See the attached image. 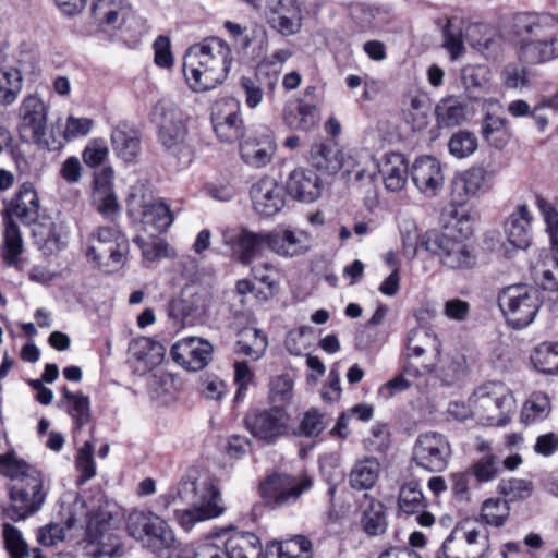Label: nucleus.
<instances>
[{
	"mask_svg": "<svg viewBox=\"0 0 558 558\" xmlns=\"http://www.w3.org/2000/svg\"><path fill=\"white\" fill-rule=\"evenodd\" d=\"M35 243L45 255H51L65 247L69 230L63 222L46 220L33 227Z\"/></svg>",
	"mask_w": 558,
	"mask_h": 558,
	"instance_id": "obj_29",
	"label": "nucleus"
},
{
	"mask_svg": "<svg viewBox=\"0 0 558 558\" xmlns=\"http://www.w3.org/2000/svg\"><path fill=\"white\" fill-rule=\"evenodd\" d=\"M62 399L60 405L65 408L66 413L73 421V430L76 433L89 423L92 418L90 401L83 392H72L68 387L61 389Z\"/></svg>",
	"mask_w": 558,
	"mask_h": 558,
	"instance_id": "obj_35",
	"label": "nucleus"
},
{
	"mask_svg": "<svg viewBox=\"0 0 558 558\" xmlns=\"http://www.w3.org/2000/svg\"><path fill=\"white\" fill-rule=\"evenodd\" d=\"M39 208L38 194L34 185L26 182L20 186L14 201L5 209L7 216L4 218H17L24 225H34L38 220Z\"/></svg>",
	"mask_w": 558,
	"mask_h": 558,
	"instance_id": "obj_26",
	"label": "nucleus"
},
{
	"mask_svg": "<svg viewBox=\"0 0 558 558\" xmlns=\"http://www.w3.org/2000/svg\"><path fill=\"white\" fill-rule=\"evenodd\" d=\"M153 121L158 125V141L167 150H179L184 145L187 131L182 111L174 102L159 100L154 107Z\"/></svg>",
	"mask_w": 558,
	"mask_h": 558,
	"instance_id": "obj_13",
	"label": "nucleus"
},
{
	"mask_svg": "<svg viewBox=\"0 0 558 558\" xmlns=\"http://www.w3.org/2000/svg\"><path fill=\"white\" fill-rule=\"evenodd\" d=\"M269 399L272 403H288L293 396V381L289 375H280L269 384Z\"/></svg>",
	"mask_w": 558,
	"mask_h": 558,
	"instance_id": "obj_63",
	"label": "nucleus"
},
{
	"mask_svg": "<svg viewBox=\"0 0 558 558\" xmlns=\"http://www.w3.org/2000/svg\"><path fill=\"white\" fill-rule=\"evenodd\" d=\"M286 191L275 179H260L250 191L255 211L267 217L279 213L284 205Z\"/></svg>",
	"mask_w": 558,
	"mask_h": 558,
	"instance_id": "obj_21",
	"label": "nucleus"
},
{
	"mask_svg": "<svg viewBox=\"0 0 558 558\" xmlns=\"http://www.w3.org/2000/svg\"><path fill=\"white\" fill-rule=\"evenodd\" d=\"M468 105L459 97L448 96L442 98L435 108L437 121L444 126H457L468 120Z\"/></svg>",
	"mask_w": 558,
	"mask_h": 558,
	"instance_id": "obj_39",
	"label": "nucleus"
},
{
	"mask_svg": "<svg viewBox=\"0 0 558 558\" xmlns=\"http://www.w3.org/2000/svg\"><path fill=\"white\" fill-rule=\"evenodd\" d=\"M485 182V171L482 168H471L457 173L451 181L452 203L462 206L470 198L477 196Z\"/></svg>",
	"mask_w": 558,
	"mask_h": 558,
	"instance_id": "obj_31",
	"label": "nucleus"
},
{
	"mask_svg": "<svg viewBox=\"0 0 558 558\" xmlns=\"http://www.w3.org/2000/svg\"><path fill=\"white\" fill-rule=\"evenodd\" d=\"M276 151V144L271 135L266 134L260 138H247L240 145L242 160L254 168H263L268 165Z\"/></svg>",
	"mask_w": 558,
	"mask_h": 558,
	"instance_id": "obj_32",
	"label": "nucleus"
},
{
	"mask_svg": "<svg viewBox=\"0 0 558 558\" xmlns=\"http://www.w3.org/2000/svg\"><path fill=\"white\" fill-rule=\"evenodd\" d=\"M129 354V361L136 365V372L144 374L161 364L166 348L150 338L141 337L130 343Z\"/></svg>",
	"mask_w": 558,
	"mask_h": 558,
	"instance_id": "obj_23",
	"label": "nucleus"
},
{
	"mask_svg": "<svg viewBox=\"0 0 558 558\" xmlns=\"http://www.w3.org/2000/svg\"><path fill=\"white\" fill-rule=\"evenodd\" d=\"M222 241L232 247L244 265L251 264L265 248H270V233L252 232L247 229H241L238 232L225 231Z\"/></svg>",
	"mask_w": 558,
	"mask_h": 558,
	"instance_id": "obj_18",
	"label": "nucleus"
},
{
	"mask_svg": "<svg viewBox=\"0 0 558 558\" xmlns=\"http://www.w3.org/2000/svg\"><path fill=\"white\" fill-rule=\"evenodd\" d=\"M398 505L400 510L405 514L420 513L422 510L426 509L427 500L418 483L411 481L401 486Z\"/></svg>",
	"mask_w": 558,
	"mask_h": 558,
	"instance_id": "obj_44",
	"label": "nucleus"
},
{
	"mask_svg": "<svg viewBox=\"0 0 558 558\" xmlns=\"http://www.w3.org/2000/svg\"><path fill=\"white\" fill-rule=\"evenodd\" d=\"M519 38V59L527 64H542L558 58V31L551 15L520 13L513 19Z\"/></svg>",
	"mask_w": 558,
	"mask_h": 558,
	"instance_id": "obj_3",
	"label": "nucleus"
},
{
	"mask_svg": "<svg viewBox=\"0 0 558 558\" xmlns=\"http://www.w3.org/2000/svg\"><path fill=\"white\" fill-rule=\"evenodd\" d=\"M365 505L362 507L361 525L363 531L369 536L381 535L387 529V518L385 506L381 501L369 498L364 495Z\"/></svg>",
	"mask_w": 558,
	"mask_h": 558,
	"instance_id": "obj_38",
	"label": "nucleus"
},
{
	"mask_svg": "<svg viewBox=\"0 0 558 558\" xmlns=\"http://www.w3.org/2000/svg\"><path fill=\"white\" fill-rule=\"evenodd\" d=\"M539 281L544 290H558V250L546 253V258L537 269Z\"/></svg>",
	"mask_w": 558,
	"mask_h": 558,
	"instance_id": "obj_56",
	"label": "nucleus"
},
{
	"mask_svg": "<svg viewBox=\"0 0 558 558\" xmlns=\"http://www.w3.org/2000/svg\"><path fill=\"white\" fill-rule=\"evenodd\" d=\"M310 486L308 480L299 482L287 474H274L262 485V495L267 504L280 507L294 502Z\"/></svg>",
	"mask_w": 558,
	"mask_h": 558,
	"instance_id": "obj_16",
	"label": "nucleus"
},
{
	"mask_svg": "<svg viewBox=\"0 0 558 558\" xmlns=\"http://www.w3.org/2000/svg\"><path fill=\"white\" fill-rule=\"evenodd\" d=\"M423 338L426 340L427 344H432L435 352L439 354L440 349L437 337L424 328H415L409 332L407 338V350L409 355L421 356L425 353L426 348L416 343V341H420Z\"/></svg>",
	"mask_w": 558,
	"mask_h": 558,
	"instance_id": "obj_59",
	"label": "nucleus"
},
{
	"mask_svg": "<svg viewBox=\"0 0 558 558\" xmlns=\"http://www.w3.org/2000/svg\"><path fill=\"white\" fill-rule=\"evenodd\" d=\"M400 233L403 255L408 259H413L416 256L418 246H421L423 235H420L417 227L412 220H407L401 225Z\"/></svg>",
	"mask_w": 558,
	"mask_h": 558,
	"instance_id": "obj_61",
	"label": "nucleus"
},
{
	"mask_svg": "<svg viewBox=\"0 0 558 558\" xmlns=\"http://www.w3.org/2000/svg\"><path fill=\"white\" fill-rule=\"evenodd\" d=\"M486 75L485 66L468 65L462 69L461 80L469 99L477 101L480 99L477 94L486 90L488 83Z\"/></svg>",
	"mask_w": 558,
	"mask_h": 558,
	"instance_id": "obj_49",
	"label": "nucleus"
},
{
	"mask_svg": "<svg viewBox=\"0 0 558 558\" xmlns=\"http://www.w3.org/2000/svg\"><path fill=\"white\" fill-rule=\"evenodd\" d=\"M482 136L485 142L495 148H504L509 142L510 132L507 119L501 116L502 105L496 98L483 100Z\"/></svg>",
	"mask_w": 558,
	"mask_h": 558,
	"instance_id": "obj_19",
	"label": "nucleus"
},
{
	"mask_svg": "<svg viewBox=\"0 0 558 558\" xmlns=\"http://www.w3.org/2000/svg\"><path fill=\"white\" fill-rule=\"evenodd\" d=\"M129 251V240L118 227H98L88 235L86 256L98 266L119 268L126 262Z\"/></svg>",
	"mask_w": 558,
	"mask_h": 558,
	"instance_id": "obj_10",
	"label": "nucleus"
},
{
	"mask_svg": "<svg viewBox=\"0 0 558 558\" xmlns=\"http://www.w3.org/2000/svg\"><path fill=\"white\" fill-rule=\"evenodd\" d=\"M549 412V398L543 392H536L524 403L520 418L524 425H530L545 420Z\"/></svg>",
	"mask_w": 558,
	"mask_h": 558,
	"instance_id": "obj_48",
	"label": "nucleus"
},
{
	"mask_svg": "<svg viewBox=\"0 0 558 558\" xmlns=\"http://www.w3.org/2000/svg\"><path fill=\"white\" fill-rule=\"evenodd\" d=\"M380 463L374 457L357 460L349 473V484L353 489H371L378 481Z\"/></svg>",
	"mask_w": 558,
	"mask_h": 558,
	"instance_id": "obj_37",
	"label": "nucleus"
},
{
	"mask_svg": "<svg viewBox=\"0 0 558 558\" xmlns=\"http://www.w3.org/2000/svg\"><path fill=\"white\" fill-rule=\"evenodd\" d=\"M474 417L492 426H506L515 412V399L509 388L500 381L480 386L470 397Z\"/></svg>",
	"mask_w": 558,
	"mask_h": 558,
	"instance_id": "obj_6",
	"label": "nucleus"
},
{
	"mask_svg": "<svg viewBox=\"0 0 558 558\" xmlns=\"http://www.w3.org/2000/svg\"><path fill=\"white\" fill-rule=\"evenodd\" d=\"M170 353L175 363L187 371L197 372L211 361L213 345L207 340L190 337L174 343Z\"/></svg>",
	"mask_w": 558,
	"mask_h": 558,
	"instance_id": "obj_17",
	"label": "nucleus"
},
{
	"mask_svg": "<svg viewBox=\"0 0 558 558\" xmlns=\"http://www.w3.org/2000/svg\"><path fill=\"white\" fill-rule=\"evenodd\" d=\"M531 361L544 374H558V342H543L535 348Z\"/></svg>",
	"mask_w": 558,
	"mask_h": 558,
	"instance_id": "obj_47",
	"label": "nucleus"
},
{
	"mask_svg": "<svg viewBox=\"0 0 558 558\" xmlns=\"http://www.w3.org/2000/svg\"><path fill=\"white\" fill-rule=\"evenodd\" d=\"M266 336L256 328H244L239 332V340L235 344V352L246 355L253 361L260 359L267 349Z\"/></svg>",
	"mask_w": 558,
	"mask_h": 558,
	"instance_id": "obj_41",
	"label": "nucleus"
},
{
	"mask_svg": "<svg viewBox=\"0 0 558 558\" xmlns=\"http://www.w3.org/2000/svg\"><path fill=\"white\" fill-rule=\"evenodd\" d=\"M111 145L120 159L134 162L141 150L140 133L126 124H118L111 132Z\"/></svg>",
	"mask_w": 558,
	"mask_h": 558,
	"instance_id": "obj_33",
	"label": "nucleus"
},
{
	"mask_svg": "<svg viewBox=\"0 0 558 558\" xmlns=\"http://www.w3.org/2000/svg\"><path fill=\"white\" fill-rule=\"evenodd\" d=\"M497 302L508 325L514 329L525 328L533 323L542 304L539 292L523 284L502 289Z\"/></svg>",
	"mask_w": 558,
	"mask_h": 558,
	"instance_id": "obj_9",
	"label": "nucleus"
},
{
	"mask_svg": "<svg viewBox=\"0 0 558 558\" xmlns=\"http://www.w3.org/2000/svg\"><path fill=\"white\" fill-rule=\"evenodd\" d=\"M489 547L488 534L477 518L460 521L442 543L437 558H483Z\"/></svg>",
	"mask_w": 558,
	"mask_h": 558,
	"instance_id": "obj_8",
	"label": "nucleus"
},
{
	"mask_svg": "<svg viewBox=\"0 0 558 558\" xmlns=\"http://www.w3.org/2000/svg\"><path fill=\"white\" fill-rule=\"evenodd\" d=\"M452 447L448 437L438 432L420 434L412 449V461L429 472H442L449 465Z\"/></svg>",
	"mask_w": 558,
	"mask_h": 558,
	"instance_id": "obj_12",
	"label": "nucleus"
},
{
	"mask_svg": "<svg viewBox=\"0 0 558 558\" xmlns=\"http://www.w3.org/2000/svg\"><path fill=\"white\" fill-rule=\"evenodd\" d=\"M444 47L450 52L452 59H457L464 50L462 28L456 24V19H448L442 28Z\"/></svg>",
	"mask_w": 558,
	"mask_h": 558,
	"instance_id": "obj_60",
	"label": "nucleus"
},
{
	"mask_svg": "<svg viewBox=\"0 0 558 558\" xmlns=\"http://www.w3.org/2000/svg\"><path fill=\"white\" fill-rule=\"evenodd\" d=\"M430 104L425 96H413L410 100L407 121L414 131H421L428 124Z\"/></svg>",
	"mask_w": 558,
	"mask_h": 558,
	"instance_id": "obj_53",
	"label": "nucleus"
},
{
	"mask_svg": "<svg viewBox=\"0 0 558 558\" xmlns=\"http://www.w3.org/2000/svg\"><path fill=\"white\" fill-rule=\"evenodd\" d=\"M466 371V360L461 354L448 356L439 369V378L445 385H452L460 380Z\"/></svg>",
	"mask_w": 558,
	"mask_h": 558,
	"instance_id": "obj_58",
	"label": "nucleus"
},
{
	"mask_svg": "<svg viewBox=\"0 0 558 558\" xmlns=\"http://www.w3.org/2000/svg\"><path fill=\"white\" fill-rule=\"evenodd\" d=\"M421 247L451 270H469L477 264L475 248L456 227L425 232Z\"/></svg>",
	"mask_w": 558,
	"mask_h": 558,
	"instance_id": "obj_5",
	"label": "nucleus"
},
{
	"mask_svg": "<svg viewBox=\"0 0 558 558\" xmlns=\"http://www.w3.org/2000/svg\"><path fill=\"white\" fill-rule=\"evenodd\" d=\"M22 89V74L15 68L0 70V104H13Z\"/></svg>",
	"mask_w": 558,
	"mask_h": 558,
	"instance_id": "obj_50",
	"label": "nucleus"
},
{
	"mask_svg": "<svg viewBox=\"0 0 558 558\" xmlns=\"http://www.w3.org/2000/svg\"><path fill=\"white\" fill-rule=\"evenodd\" d=\"M179 496L191 504L190 508L175 509L174 517L180 526L191 531L196 523L215 519L225 512L219 488L213 481L198 484L191 478H183L179 484Z\"/></svg>",
	"mask_w": 558,
	"mask_h": 558,
	"instance_id": "obj_4",
	"label": "nucleus"
},
{
	"mask_svg": "<svg viewBox=\"0 0 558 558\" xmlns=\"http://www.w3.org/2000/svg\"><path fill=\"white\" fill-rule=\"evenodd\" d=\"M226 105L231 107V111L223 117L214 119V129L218 137L225 142H234L243 136L242 120L239 114V104L234 99H229Z\"/></svg>",
	"mask_w": 558,
	"mask_h": 558,
	"instance_id": "obj_40",
	"label": "nucleus"
},
{
	"mask_svg": "<svg viewBox=\"0 0 558 558\" xmlns=\"http://www.w3.org/2000/svg\"><path fill=\"white\" fill-rule=\"evenodd\" d=\"M19 135L23 142L38 143L46 133L47 108L35 95L25 97L20 106Z\"/></svg>",
	"mask_w": 558,
	"mask_h": 558,
	"instance_id": "obj_15",
	"label": "nucleus"
},
{
	"mask_svg": "<svg viewBox=\"0 0 558 558\" xmlns=\"http://www.w3.org/2000/svg\"><path fill=\"white\" fill-rule=\"evenodd\" d=\"M410 175L414 185L426 197H435L444 186L441 165L432 156L417 158L410 169Z\"/></svg>",
	"mask_w": 558,
	"mask_h": 558,
	"instance_id": "obj_20",
	"label": "nucleus"
},
{
	"mask_svg": "<svg viewBox=\"0 0 558 558\" xmlns=\"http://www.w3.org/2000/svg\"><path fill=\"white\" fill-rule=\"evenodd\" d=\"M0 475L9 478L7 490L10 502L2 508L5 519L24 521L43 508L48 487L39 469L12 451L0 454Z\"/></svg>",
	"mask_w": 558,
	"mask_h": 558,
	"instance_id": "obj_1",
	"label": "nucleus"
},
{
	"mask_svg": "<svg viewBox=\"0 0 558 558\" xmlns=\"http://www.w3.org/2000/svg\"><path fill=\"white\" fill-rule=\"evenodd\" d=\"M282 121L291 130L307 132L318 124L319 110L301 98L291 99L283 107Z\"/></svg>",
	"mask_w": 558,
	"mask_h": 558,
	"instance_id": "obj_27",
	"label": "nucleus"
},
{
	"mask_svg": "<svg viewBox=\"0 0 558 558\" xmlns=\"http://www.w3.org/2000/svg\"><path fill=\"white\" fill-rule=\"evenodd\" d=\"M350 15L363 31L379 28L385 23V12L378 7L366 3L352 4Z\"/></svg>",
	"mask_w": 558,
	"mask_h": 558,
	"instance_id": "obj_45",
	"label": "nucleus"
},
{
	"mask_svg": "<svg viewBox=\"0 0 558 558\" xmlns=\"http://www.w3.org/2000/svg\"><path fill=\"white\" fill-rule=\"evenodd\" d=\"M510 515V506L502 498L486 499L481 508L478 522L482 525L501 527L506 524Z\"/></svg>",
	"mask_w": 558,
	"mask_h": 558,
	"instance_id": "obj_43",
	"label": "nucleus"
},
{
	"mask_svg": "<svg viewBox=\"0 0 558 558\" xmlns=\"http://www.w3.org/2000/svg\"><path fill=\"white\" fill-rule=\"evenodd\" d=\"M379 170L386 189L391 192L401 191L410 173L404 157L398 153L388 154Z\"/></svg>",
	"mask_w": 558,
	"mask_h": 558,
	"instance_id": "obj_36",
	"label": "nucleus"
},
{
	"mask_svg": "<svg viewBox=\"0 0 558 558\" xmlns=\"http://www.w3.org/2000/svg\"><path fill=\"white\" fill-rule=\"evenodd\" d=\"M88 537L89 542L85 550L89 558H113L119 551L120 542L111 533L104 531L99 534L94 533L93 527L89 526Z\"/></svg>",
	"mask_w": 558,
	"mask_h": 558,
	"instance_id": "obj_42",
	"label": "nucleus"
},
{
	"mask_svg": "<svg viewBox=\"0 0 558 558\" xmlns=\"http://www.w3.org/2000/svg\"><path fill=\"white\" fill-rule=\"evenodd\" d=\"M272 550H276L277 558H313L312 542L303 535L274 544Z\"/></svg>",
	"mask_w": 558,
	"mask_h": 558,
	"instance_id": "obj_46",
	"label": "nucleus"
},
{
	"mask_svg": "<svg viewBox=\"0 0 558 558\" xmlns=\"http://www.w3.org/2000/svg\"><path fill=\"white\" fill-rule=\"evenodd\" d=\"M311 162L316 169L329 174H335L344 168L348 175L354 174L355 181H361L365 174L364 169H349L343 153L332 143L314 144L311 148Z\"/></svg>",
	"mask_w": 558,
	"mask_h": 558,
	"instance_id": "obj_22",
	"label": "nucleus"
},
{
	"mask_svg": "<svg viewBox=\"0 0 558 558\" xmlns=\"http://www.w3.org/2000/svg\"><path fill=\"white\" fill-rule=\"evenodd\" d=\"M129 534L146 545L153 551L171 548L175 542L173 531L161 517L151 511H133L128 518Z\"/></svg>",
	"mask_w": 558,
	"mask_h": 558,
	"instance_id": "obj_11",
	"label": "nucleus"
},
{
	"mask_svg": "<svg viewBox=\"0 0 558 558\" xmlns=\"http://www.w3.org/2000/svg\"><path fill=\"white\" fill-rule=\"evenodd\" d=\"M232 59L231 48L218 37H209L191 46L183 57V73L190 88L206 92L222 84Z\"/></svg>",
	"mask_w": 558,
	"mask_h": 558,
	"instance_id": "obj_2",
	"label": "nucleus"
},
{
	"mask_svg": "<svg viewBox=\"0 0 558 558\" xmlns=\"http://www.w3.org/2000/svg\"><path fill=\"white\" fill-rule=\"evenodd\" d=\"M308 247V236L304 232L288 229L270 232V250L278 255L293 257L305 253Z\"/></svg>",
	"mask_w": 558,
	"mask_h": 558,
	"instance_id": "obj_34",
	"label": "nucleus"
},
{
	"mask_svg": "<svg viewBox=\"0 0 558 558\" xmlns=\"http://www.w3.org/2000/svg\"><path fill=\"white\" fill-rule=\"evenodd\" d=\"M499 493L512 499H526L533 490L532 482L523 478L502 480L498 484Z\"/></svg>",
	"mask_w": 558,
	"mask_h": 558,
	"instance_id": "obj_64",
	"label": "nucleus"
},
{
	"mask_svg": "<svg viewBox=\"0 0 558 558\" xmlns=\"http://www.w3.org/2000/svg\"><path fill=\"white\" fill-rule=\"evenodd\" d=\"M323 184L318 174L311 169L293 170L287 181V192L302 202L312 203L322 194Z\"/></svg>",
	"mask_w": 558,
	"mask_h": 558,
	"instance_id": "obj_28",
	"label": "nucleus"
},
{
	"mask_svg": "<svg viewBox=\"0 0 558 558\" xmlns=\"http://www.w3.org/2000/svg\"><path fill=\"white\" fill-rule=\"evenodd\" d=\"M535 204L538 208L550 238L551 250H558V209L546 198L536 195Z\"/></svg>",
	"mask_w": 558,
	"mask_h": 558,
	"instance_id": "obj_54",
	"label": "nucleus"
},
{
	"mask_svg": "<svg viewBox=\"0 0 558 558\" xmlns=\"http://www.w3.org/2000/svg\"><path fill=\"white\" fill-rule=\"evenodd\" d=\"M24 242L19 226L13 219L4 218V230L1 256L4 264L19 271H22L27 265L23 257Z\"/></svg>",
	"mask_w": 558,
	"mask_h": 558,
	"instance_id": "obj_30",
	"label": "nucleus"
},
{
	"mask_svg": "<svg viewBox=\"0 0 558 558\" xmlns=\"http://www.w3.org/2000/svg\"><path fill=\"white\" fill-rule=\"evenodd\" d=\"M499 473V458L494 453L483 456L469 470V474L480 483L494 481Z\"/></svg>",
	"mask_w": 558,
	"mask_h": 558,
	"instance_id": "obj_52",
	"label": "nucleus"
},
{
	"mask_svg": "<svg viewBox=\"0 0 558 558\" xmlns=\"http://www.w3.org/2000/svg\"><path fill=\"white\" fill-rule=\"evenodd\" d=\"M228 532L231 534L225 541L227 558H254L259 555L262 543L257 535L251 532H241L231 527L219 529L211 532L215 537H221Z\"/></svg>",
	"mask_w": 558,
	"mask_h": 558,
	"instance_id": "obj_24",
	"label": "nucleus"
},
{
	"mask_svg": "<svg viewBox=\"0 0 558 558\" xmlns=\"http://www.w3.org/2000/svg\"><path fill=\"white\" fill-rule=\"evenodd\" d=\"M448 148L456 158H465L476 150L477 138L472 132L459 131L450 137Z\"/></svg>",
	"mask_w": 558,
	"mask_h": 558,
	"instance_id": "obj_57",
	"label": "nucleus"
},
{
	"mask_svg": "<svg viewBox=\"0 0 558 558\" xmlns=\"http://www.w3.org/2000/svg\"><path fill=\"white\" fill-rule=\"evenodd\" d=\"M501 80L504 85L510 89H523L530 85L527 70L517 63H509L504 68Z\"/></svg>",
	"mask_w": 558,
	"mask_h": 558,
	"instance_id": "obj_62",
	"label": "nucleus"
},
{
	"mask_svg": "<svg viewBox=\"0 0 558 558\" xmlns=\"http://www.w3.org/2000/svg\"><path fill=\"white\" fill-rule=\"evenodd\" d=\"M328 423L329 422L325 414L320 413L317 409L312 408L303 414L296 435L308 438L318 437L326 429Z\"/></svg>",
	"mask_w": 558,
	"mask_h": 558,
	"instance_id": "obj_51",
	"label": "nucleus"
},
{
	"mask_svg": "<svg viewBox=\"0 0 558 558\" xmlns=\"http://www.w3.org/2000/svg\"><path fill=\"white\" fill-rule=\"evenodd\" d=\"M4 547L11 558H25L29 555L28 546L21 532L10 523L2 524Z\"/></svg>",
	"mask_w": 558,
	"mask_h": 558,
	"instance_id": "obj_55",
	"label": "nucleus"
},
{
	"mask_svg": "<svg viewBox=\"0 0 558 558\" xmlns=\"http://www.w3.org/2000/svg\"><path fill=\"white\" fill-rule=\"evenodd\" d=\"M289 422L290 415L280 405L252 411L245 416V425L252 436L267 445L288 434Z\"/></svg>",
	"mask_w": 558,
	"mask_h": 558,
	"instance_id": "obj_14",
	"label": "nucleus"
},
{
	"mask_svg": "<svg viewBox=\"0 0 558 558\" xmlns=\"http://www.w3.org/2000/svg\"><path fill=\"white\" fill-rule=\"evenodd\" d=\"M128 211L133 219L140 220L143 230L150 236L167 231L173 222L169 206L161 199H155L151 191L143 183L131 187Z\"/></svg>",
	"mask_w": 558,
	"mask_h": 558,
	"instance_id": "obj_7",
	"label": "nucleus"
},
{
	"mask_svg": "<svg viewBox=\"0 0 558 558\" xmlns=\"http://www.w3.org/2000/svg\"><path fill=\"white\" fill-rule=\"evenodd\" d=\"M533 215L526 204H520L505 221V233L509 243L520 250H525L532 241Z\"/></svg>",
	"mask_w": 558,
	"mask_h": 558,
	"instance_id": "obj_25",
	"label": "nucleus"
}]
</instances>
